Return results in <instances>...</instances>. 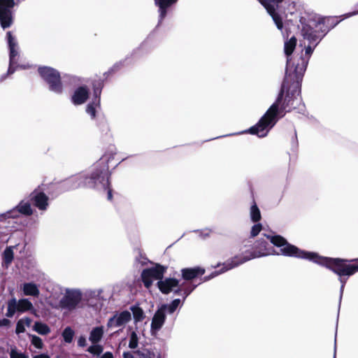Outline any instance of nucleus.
Masks as SVG:
<instances>
[{
	"label": "nucleus",
	"instance_id": "obj_4",
	"mask_svg": "<svg viewBox=\"0 0 358 358\" xmlns=\"http://www.w3.org/2000/svg\"><path fill=\"white\" fill-rule=\"evenodd\" d=\"M115 154V148L113 146L110 147V150L103 154L94 164L89 172L73 176L60 182L57 186L59 194L80 187L94 188L106 192L108 200L111 201L113 195L110 187V173L108 170V163L114 159Z\"/></svg>",
	"mask_w": 358,
	"mask_h": 358
},
{
	"label": "nucleus",
	"instance_id": "obj_14",
	"mask_svg": "<svg viewBox=\"0 0 358 358\" xmlns=\"http://www.w3.org/2000/svg\"><path fill=\"white\" fill-rule=\"evenodd\" d=\"M33 210L31 208L29 201L22 200L20 202L15 206L13 208L3 213L5 221L10 223L8 220L15 219L19 217L20 215L25 216H29L32 215Z\"/></svg>",
	"mask_w": 358,
	"mask_h": 358
},
{
	"label": "nucleus",
	"instance_id": "obj_45",
	"mask_svg": "<svg viewBox=\"0 0 358 358\" xmlns=\"http://www.w3.org/2000/svg\"><path fill=\"white\" fill-rule=\"evenodd\" d=\"M24 331H25V327L22 324V320H19L16 324L15 333L17 334H20L24 333Z\"/></svg>",
	"mask_w": 358,
	"mask_h": 358
},
{
	"label": "nucleus",
	"instance_id": "obj_27",
	"mask_svg": "<svg viewBox=\"0 0 358 358\" xmlns=\"http://www.w3.org/2000/svg\"><path fill=\"white\" fill-rule=\"evenodd\" d=\"M206 276H204L201 279V282L198 284H194L193 282H183V289L181 293V296L182 297V301H184L186 298L195 289V288L201 282H204L203 279Z\"/></svg>",
	"mask_w": 358,
	"mask_h": 358
},
{
	"label": "nucleus",
	"instance_id": "obj_22",
	"mask_svg": "<svg viewBox=\"0 0 358 358\" xmlns=\"http://www.w3.org/2000/svg\"><path fill=\"white\" fill-rule=\"evenodd\" d=\"M90 91L86 85L77 87L71 97L72 103L75 106L83 104L88 99Z\"/></svg>",
	"mask_w": 358,
	"mask_h": 358
},
{
	"label": "nucleus",
	"instance_id": "obj_40",
	"mask_svg": "<svg viewBox=\"0 0 358 358\" xmlns=\"http://www.w3.org/2000/svg\"><path fill=\"white\" fill-rule=\"evenodd\" d=\"M138 338L137 334L135 331H132L129 336V348L131 349H135L138 347Z\"/></svg>",
	"mask_w": 358,
	"mask_h": 358
},
{
	"label": "nucleus",
	"instance_id": "obj_51",
	"mask_svg": "<svg viewBox=\"0 0 358 358\" xmlns=\"http://www.w3.org/2000/svg\"><path fill=\"white\" fill-rule=\"evenodd\" d=\"M136 261L138 262L141 265L147 264L148 259L143 256L141 254L139 255V258H136Z\"/></svg>",
	"mask_w": 358,
	"mask_h": 358
},
{
	"label": "nucleus",
	"instance_id": "obj_53",
	"mask_svg": "<svg viewBox=\"0 0 358 358\" xmlns=\"http://www.w3.org/2000/svg\"><path fill=\"white\" fill-rule=\"evenodd\" d=\"M13 73H8V71H7V72L3 75H1L0 76V83H1L2 82H3L7 78L8 76L12 75Z\"/></svg>",
	"mask_w": 358,
	"mask_h": 358
},
{
	"label": "nucleus",
	"instance_id": "obj_9",
	"mask_svg": "<svg viewBox=\"0 0 358 358\" xmlns=\"http://www.w3.org/2000/svg\"><path fill=\"white\" fill-rule=\"evenodd\" d=\"M339 21L336 17H329L324 18H318L316 20H308L305 24H311L314 27V30H317L316 34L319 36L316 37V40L322 41L325 35L334 27H335Z\"/></svg>",
	"mask_w": 358,
	"mask_h": 358
},
{
	"label": "nucleus",
	"instance_id": "obj_62",
	"mask_svg": "<svg viewBox=\"0 0 358 358\" xmlns=\"http://www.w3.org/2000/svg\"><path fill=\"white\" fill-rule=\"evenodd\" d=\"M357 6H358V3H357Z\"/></svg>",
	"mask_w": 358,
	"mask_h": 358
},
{
	"label": "nucleus",
	"instance_id": "obj_33",
	"mask_svg": "<svg viewBox=\"0 0 358 358\" xmlns=\"http://www.w3.org/2000/svg\"><path fill=\"white\" fill-rule=\"evenodd\" d=\"M33 329L41 335H47L50 332V327L46 324L41 322H36Z\"/></svg>",
	"mask_w": 358,
	"mask_h": 358
},
{
	"label": "nucleus",
	"instance_id": "obj_49",
	"mask_svg": "<svg viewBox=\"0 0 358 358\" xmlns=\"http://www.w3.org/2000/svg\"><path fill=\"white\" fill-rule=\"evenodd\" d=\"M78 346L85 348L87 346V339L85 336H80L78 339Z\"/></svg>",
	"mask_w": 358,
	"mask_h": 358
},
{
	"label": "nucleus",
	"instance_id": "obj_3",
	"mask_svg": "<svg viewBox=\"0 0 358 358\" xmlns=\"http://www.w3.org/2000/svg\"><path fill=\"white\" fill-rule=\"evenodd\" d=\"M115 154V148L113 146L110 147V150L103 154L94 164L89 172L73 176L60 182L57 186L59 194L80 187L94 188L106 192L108 200L111 201L113 195L110 187V173L108 170V163L114 159Z\"/></svg>",
	"mask_w": 358,
	"mask_h": 358
},
{
	"label": "nucleus",
	"instance_id": "obj_34",
	"mask_svg": "<svg viewBox=\"0 0 358 358\" xmlns=\"http://www.w3.org/2000/svg\"><path fill=\"white\" fill-rule=\"evenodd\" d=\"M128 59L129 57H127L124 60L116 62L108 71L103 73L104 77L107 78L110 75L118 71L124 65Z\"/></svg>",
	"mask_w": 358,
	"mask_h": 358
},
{
	"label": "nucleus",
	"instance_id": "obj_55",
	"mask_svg": "<svg viewBox=\"0 0 358 358\" xmlns=\"http://www.w3.org/2000/svg\"><path fill=\"white\" fill-rule=\"evenodd\" d=\"M123 358H135V357L131 352H124L123 353Z\"/></svg>",
	"mask_w": 358,
	"mask_h": 358
},
{
	"label": "nucleus",
	"instance_id": "obj_25",
	"mask_svg": "<svg viewBox=\"0 0 358 358\" xmlns=\"http://www.w3.org/2000/svg\"><path fill=\"white\" fill-rule=\"evenodd\" d=\"M103 335V327L102 326L93 328L90 334L89 340L94 344L99 343Z\"/></svg>",
	"mask_w": 358,
	"mask_h": 358
},
{
	"label": "nucleus",
	"instance_id": "obj_58",
	"mask_svg": "<svg viewBox=\"0 0 358 358\" xmlns=\"http://www.w3.org/2000/svg\"><path fill=\"white\" fill-rule=\"evenodd\" d=\"M5 218L3 213H0V222H5Z\"/></svg>",
	"mask_w": 358,
	"mask_h": 358
},
{
	"label": "nucleus",
	"instance_id": "obj_48",
	"mask_svg": "<svg viewBox=\"0 0 358 358\" xmlns=\"http://www.w3.org/2000/svg\"><path fill=\"white\" fill-rule=\"evenodd\" d=\"M145 46V43H142L139 48H138L137 49L134 50L132 53L131 54V57H139L141 55V52L142 51V50L143 49Z\"/></svg>",
	"mask_w": 358,
	"mask_h": 358
},
{
	"label": "nucleus",
	"instance_id": "obj_23",
	"mask_svg": "<svg viewBox=\"0 0 358 358\" xmlns=\"http://www.w3.org/2000/svg\"><path fill=\"white\" fill-rule=\"evenodd\" d=\"M179 282V280L174 278H163L161 280L157 281V286L162 294H168L178 285Z\"/></svg>",
	"mask_w": 358,
	"mask_h": 358
},
{
	"label": "nucleus",
	"instance_id": "obj_61",
	"mask_svg": "<svg viewBox=\"0 0 358 358\" xmlns=\"http://www.w3.org/2000/svg\"><path fill=\"white\" fill-rule=\"evenodd\" d=\"M101 292H102V290H101V289H100V290H99V291L97 292V294H96V296H99V295L101 294Z\"/></svg>",
	"mask_w": 358,
	"mask_h": 358
},
{
	"label": "nucleus",
	"instance_id": "obj_50",
	"mask_svg": "<svg viewBox=\"0 0 358 358\" xmlns=\"http://www.w3.org/2000/svg\"><path fill=\"white\" fill-rule=\"evenodd\" d=\"M20 320H22V324L24 325V327H30L32 322V320L27 317L21 318Z\"/></svg>",
	"mask_w": 358,
	"mask_h": 358
},
{
	"label": "nucleus",
	"instance_id": "obj_56",
	"mask_svg": "<svg viewBox=\"0 0 358 358\" xmlns=\"http://www.w3.org/2000/svg\"><path fill=\"white\" fill-rule=\"evenodd\" d=\"M357 14H358V10H356V11L352 12V13H347L345 15V17H351L352 15H355Z\"/></svg>",
	"mask_w": 358,
	"mask_h": 358
},
{
	"label": "nucleus",
	"instance_id": "obj_32",
	"mask_svg": "<svg viewBox=\"0 0 358 358\" xmlns=\"http://www.w3.org/2000/svg\"><path fill=\"white\" fill-rule=\"evenodd\" d=\"M16 312H18V306L17 300L13 298L8 302V308L6 315L8 317H12Z\"/></svg>",
	"mask_w": 358,
	"mask_h": 358
},
{
	"label": "nucleus",
	"instance_id": "obj_5",
	"mask_svg": "<svg viewBox=\"0 0 358 358\" xmlns=\"http://www.w3.org/2000/svg\"><path fill=\"white\" fill-rule=\"evenodd\" d=\"M273 248L270 246L268 241L264 238H260L256 242L252 251H246L241 255H237L228 259L223 263L220 270L215 271L209 275H206L203 281H208L215 276L236 268L250 259L270 255L273 254Z\"/></svg>",
	"mask_w": 358,
	"mask_h": 358
},
{
	"label": "nucleus",
	"instance_id": "obj_17",
	"mask_svg": "<svg viewBox=\"0 0 358 358\" xmlns=\"http://www.w3.org/2000/svg\"><path fill=\"white\" fill-rule=\"evenodd\" d=\"M131 320V313L130 311L125 310L121 312H115L107 322V327L108 329L122 327Z\"/></svg>",
	"mask_w": 358,
	"mask_h": 358
},
{
	"label": "nucleus",
	"instance_id": "obj_8",
	"mask_svg": "<svg viewBox=\"0 0 358 358\" xmlns=\"http://www.w3.org/2000/svg\"><path fill=\"white\" fill-rule=\"evenodd\" d=\"M302 24L301 34L305 40H307L308 44L305 46V54L303 53V50L299 55L302 54L303 59H308V62L314 51L315 48L320 43L321 41H317L316 37L319 35L316 34L317 30H314V27L311 24H305L302 20H301Z\"/></svg>",
	"mask_w": 358,
	"mask_h": 358
},
{
	"label": "nucleus",
	"instance_id": "obj_13",
	"mask_svg": "<svg viewBox=\"0 0 358 358\" xmlns=\"http://www.w3.org/2000/svg\"><path fill=\"white\" fill-rule=\"evenodd\" d=\"M82 300V293L79 289H66L64 296L59 301L62 309L73 310L76 308Z\"/></svg>",
	"mask_w": 358,
	"mask_h": 358
},
{
	"label": "nucleus",
	"instance_id": "obj_36",
	"mask_svg": "<svg viewBox=\"0 0 358 358\" xmlns=\"http://www.w3.org/2000/svg\"><path fill=\"white\" fill-rule=\"evenodd\" d=\"M180 302H181V300L180 299H173L171 302V303H169V304H162V306H166L164 308V311L165 312L168 311V313L169 314H172V313H173L176 310V309L179 306Z\"/></svg>",
	"mask_w": 358,
	"mask_h": 358
},
{
	"label": "nucleus",
	"instance_id": "obj_31",
	"mask_svg": "<svg viewBox=\"0 0 358 358\" xmlns=\"http://www.w3.org/2000/svg\"><path fill=\"white\" fill-rule=\"evenodd\" d=\"M18 312H25L33 309V304L28 299H22L17 301Z\"/></svg>",
	"mask_w": 358,
	"mask_h": 358
},
{
	"label": "nucleus",
	"instance_id": "obj_15",
	"mask_svg": "<svg viewBox=\"0 0 358 358\" xmlns=\"http://www.w3.org/2000/svg\"><path fill=\"white\" fill-rule=\"evenodd\" d=\"M43 185H38L32 192L29 194V201L33 205L39 210L45 211L48 206V196L44 193V189L42 187Z\"/></svg>",
	"mask_w": 358,
	"mask_h": 358
},
{
	"label": "nucleus",
	"instance_id": "obj_12",
	"mask_svg": "<svg viewBox=\"0 0 358 358\" xmlns=\"http://www.w3.org/2000/svg\"><path fill=\"white\" fill-rule=\"evenodd\" d=\"M166 269V266L160 264L143 269L141 277L144 286L148 289L152 286L154 280H161L164 278Z\"/></svg>",
	"mask_w": 358,
	"mask_h": 358
},
{
	"label": "nucleus",
	"instance_id": "obj_20",
	"mask_svg": "<svg viewBox=\"0 0 358 358\" xmlns=\"http://www.w3.org/2000/svg\"><path fill=\"white\" fill-rule=\"evenodd\" d=\"M165 307V306H161L157 308L154 314L150 326L152 334H155L158 332L162 329L166 321V312L164 311Z\"/></svg>",
	"mask_w": 358,
	"mask_h": 358
},
{
	"label": "nucleus",
	"instance_id": "obj_19",
	"mask_svg": "<svg viewBox=\"0 0 358 358\" xmlns=\"http://www.w3.org/2000/svg\"><path fill=\"white\" fill-rule=\"evenodd\" d=\"M155 5L158 8V22L156 28H158L168 15L171 8L178 0H153Z\"/></svg>",
	"mask_w": 358,
	"mask_h": 358
},
{
	"label": "nucleus",
	"instance_id": "obj_24",
	"mask_svg": "<svg viewBox=\"0 0 358 358\" xmlns=\"http://www.w3.org/2000/svg\"><path fill=\"white\" fill-rule=\"evenodd\" d=\"M22 292L25 296L38 297L40 294L38 287L34 282H25L22 285Z\"/></svg>",
	"mask_w": 358,
	"mask_h": 358
},
{
	"label": "nucleus",
	"instance_id": "obj_59",
	"mask_svg": "<svg viewBox=\"0 0 358 358\" xmlns=\"http://www.w3.org/2000/svg\"><path fill=\"white\" fill-rule=\"evenodd\" d=\"M336 346L335 345L334 346V353L333 358H336Z\"/></svg>",
	"mask_w": 358,
	"mask_h": 358
},
{
	"label": "nucleus",
	"instance_id": "obj_52",
	"mask_svg": "<svg viewBox=\"0 0 358 358\" xmlns=\"http://www.w3.org/2000/svg\"><path fill=\"white\" fill-rule=\"evenodd\" d=\"M10 324V321L8 319L3 318L0 320V327H8Z\"/></svg>",
	"mask_w": 358,
	"mask_h": 358
},
{
	"label": "nucleus",
	"instance_id": "obj_37",
	"mask_svg": "<svg viewBox=\"0 0 358 358\" xmlns=\"http://www.w3.org/2000/svg\"><path fill=\"white\" fill-rule=\"evenodd\" d=\"M10 238V231L8 227H0V244H4L8 241Z\"/></svg>",
	"mask_w": 358,
	"mask_h": 358
},
{
	"label": "nucleus",
	"instance_id": "obj_11",
	"mask_svg": "<svg viewBox=\"0 0 358 358\" xmlns=\"http://www.w3.org/2000/svg\"><path fill=\"white\" fill-rule=\"evenodd\" d=\"M6 39L9 50V66L8 73H14L17 68H22V66L17 65L19 59L18 44L14 36L10 31L6 33Z\"/></svg>",
	"mask_w": 358,
	"mask_h": 358
},
{
	"label": "nucleus",
	"instance_id": "obj_10",
	"mask_svg": "<svg viewBox=\"0 0 358 358\" xmlns=\"http://www.w3.org/2000/svg\"><path fill=\"white\" fill-rule=\"evenodd\" d=\"M15 5L14 0H0V27L9 29L14 23Z\"/></svg>",
	"mask_w": 358,
	"mask_h": 358
},
{
	"label": "nucleus",
	"instance_id": "obj_41",
	"mask_svg": "<svg viewBox=\"0 0 358 358\" xmlns=\"http://www.w3.org/2000/svg\"><path fill=\"white\" fill-rule=\"evenodd\" d=\"M87 351L92 354L99 355L103 352V348L101 345H91L88 348Z\"/></svg>",
	"mask_w": 358,
	"mask_h": 358
},
{
	"label": "nucleus",
	"instance_id": "obj_54",
	"mask_svg": "<svg viewBox=\"0 0 358 358\" xmlns=\"http://www.w3.org/2000/svg\"><path fill=\"white\" fill-rule=\"evenodd\" d=\"M101 358H114L113 357V355L112 354V352H106L105 353H103Z\"/></svg>",
	"mask_w": 358,
	"mask_h": 358
},
{
	"label": "nucleus",
	"instance_id": "obj_16",
	"mask_svg": "<svg viewBox=\"0 0 358 358\" xmlns=\"http://www.w3.org/2000/svg\"><path fill=\"white\" fill-rule=\"evenodd\" d=\"M261 4L266 8L268 13L271 16L277 28L282 31L283 23L280 15L276 13L275 9L278 4L283 0H258Z\"/></svg>",
	"mask_w": 358,
	"mask_h": 358
},
{
	"label": "nucleus",
	"instance_id": "obj_7",
	"mask_svg": "<svg viewBox=\"0 0 358 358\" xmlns=\"http://www.w3.org/2000/svg\"><path fill=\"white\" fill-rule=\"evenodd\" d=\"M38 71L42 79L48 84L50 92L62 94L64 91L59 72L50 66H39Z\"/></svg>",
	"mask_w": 358,
	"mask_h": 358
},
{
	"label": "nucleus",
	"instance_id": "obj_28",
	"mask_svg": "<svg viewBox=\"0 0 358 358\" xmlns=\"http://www.w3.org/2000/svg\"><path fill=\"white\" fill-rule=\"evenodd\" d=\"M130 310L132 313L134 322L136 324L138 322H142L144 320V318H145L144 311L138 306H137V305L131 306L130 307Z\"/></svg>",
	"mask_w": 358,
	"mask_h": 358
},
{
	"label": "nucleus",
	"instance_id": "obj_39",
	"mask_svg": "<svg viewBox=\"0 0 358 358\" xmlns=\"http://www.w3.org/2000/svg\"><path fill=\"white\" fill-rule=\"evenodd\" d=\"M3 261L6 264H10L13 259V252L10 248H6L3 253Z\"/></svg>",
	"mask_w": 358,
	"mask_h": 358
},
{
	"label": "nucleus",
	"instance_id": "obj_6",
	"mask_svg": "<svg viewBox=\"0 0 358 358\" xmlns=\"http://www.w3.org/2000/svg\"><path fill=\"white\" fill-rule=\"evenodd\" d=\"M296 42L297 40L294 36L285 41L284 52L287 57L285 76H286V81L289 80L292 76H294L298 80L296 82V86H298L299 81L303 80L308 66V59H303L302 54L295 53L292 55L296 48Z\"/></svg>",
	"mask_w": 358,
	"mask_h": 358
},
{
	"label": "nucleus",
	"instance_id": "obj_30",
	"mask_svg": "<svg viewBox=\"0 0 358 358\" xmlns=\"http://www.w3.org/2000/svg\"><path fill=\"white\" fill-rule=\"evenodd\" d=\"M250 219L253 222H257L261 220V213L255 201H253V203L250 207Z\"/></svg>",
	"mask_w": 358,
	"mask_h": 358
},
{
	"label": "nucleus",
	"instance_id": "obj_42",
	"mask_svg": "<svg viewBox=\"0 0 358 358\" xmlns=\"http://www.w3.org/2000/svg\"><path fill=\"white\" fill-rule=\"evenodd\" d=\"M31 343L38 349H41L43 345L42 339L37 336H32Z\"/></svg>",
	"mask_w": 358,
	"mask_h": 358
},
{
	"label": "nucleus",
	"instance_id": "obj_21",
	"mask_svg": "<svg viewBox=\"0 0 358 358\" xmlns=\"http://www.w3.org/2000/svg\"><path fill=\"white\" fill-rule=\"evenodd\" d=\"M180 271L182 278L184 280L182 282H193L192 280L205 273V269L200 266L185 268Z\"/></svg>",
	"mask_w": 358,
	"mask_h": 358
},
{
	"label": "nucleus",
	"instance_id": "obj_35",
	"mask_svg": "<svg viewBox=\"0 0 358 358\" xmlns=\"http://www.w3.org/2000/svg\"><path fill=\"white\" fill-rule=\"evenodd\" d=\"M74 334V331L70 327H66L62 333V338L66 343H71L72 342Z\"/></svg>",
	"mask_w": 358,
	"mask_h": 358
},
{
	"label": "nucleus",
	"instance_id": "obj_47",
	"mask_svg": "<svg viewBox=\"0 0 358 358\" xmlns=\"http://www.w3.org/2000/svg\"><path fill=\"white\" fill-rule=\"evenodd\" d=\"M182 289H183V282L180 283V282H179L178 285H177V287H174V289L172 291V292H173V294L176 295L181 296Z\"/></svg>",
	"mask_w": 358,
	"mask_h": 358
},
{
	"label": "nucleus",
	"instance_id": "obj_57",
	"mask_svg": "<svg viewBox=\"0 0 358 358\" xmlns=\"http://www.w3.org/2000/svg\"><path fill=\"white\" fill-rule=\"evenodd\" d=\"M33 358H50L48 355H44V354H41V355H36L35 357H34Z\"/></svg>",
	"mask_w": 358,
	"mask_h": 358
},
{
	"label": "nucleus",
	"instance_id": "obj_18",
	"mask_svg": "<svg viewBox=\"0 0 358 358\" xmlns=\"http://www.w3.org/2000/svg\"><path fill=\"white\" fill-rule=\"evenodd\" d=\"M101 110V99L92 98L86 106L85 111L93 120L99 121L97 124L106 126V120L104 116L101 115L99 110Z\"/></svg>",
	"mask_w": 358,
	"mask_h": 358
},
{
	"label": "nucleus",
	"instance_id": "obj_46",
	"mask_svg": "<svg viewBox=\"0 0 358 358\" xmlns=\"http://www.w3.org/2000/svg\"><path fill=\"white\" fill-rule=\"evenodd\" d=\"M298 148V139L296 136V131L294 129V136L292 138V150L295 152Z\"/></svg>",
	"mask_w": 358,
	"mask_h": 358
},
{
	"label": "nucleus",
	"instance_id": "obj_44",
	"mask_svg": "<svg viewBox=\"0 0 358 358\" xmlns=\"http://www.w3.org/2000/svg\"><path fill=\"white\" fill-rule=\"evenodd\" d=\"M194 231L196 233H199V236L203 239L209 237L211 233V230L209 229H204L202 230H194Z\"/></svg>",
	"mask_w": 358,
	"mask_h": 358
},
{
	"label": "nucleus",
	"instance_id": "obj_43",
	"mask_svg": "<svg viewBox=\"0 0 358 358\" xmlns=\"http://www.w3.org/2000/svg\"><path fill=\"white\" fill-rule=\"evenodd\" d=\"M262 226L261 224L258 223L254 224L251 229L250 234L252 237H255L257 236L261 231Z\"/></svg>",
	"mask_w": 358,
	"mask_h": 358
},
{
	"label": "nucleus",
	"instance_id": "obj_1",
	"mask_svg": "<svg viewBox=\"0 0 358 358\" xmlns=\"http://www.w3.org/2000/svg\"><path fill=\"white\" fill-rule=\"evenodd\" d=\"M297 81L294 76H292L289 80L286 81V76H285L275 101L257 123L245 132L256 135L259 138L265 137L279 118L283 117L286 113L294 110H296L298 113H302L305 109L301 96L302 80L299 81L298 86H296Z\"/></svg>",
	"mask_w": 358,
	"mask_h": 358
},
{
	"label": "nucleus",
	"instance_id": "obj_60",
	"mask_svg": "<svg viewBox=\"0 0 358 358\" xmlns=\"http://www.w3.org/2000/svg\"><path fill=\"white\" fill-rule=\"evenodd\" d=\"M157 358H165L161 353H159L157 355Z\"/></svg>",
	"mask_w": 358,
	"mask_h": 358
},
{
	"label": "nucleus",
	"instance_id": "obj_38",
	"mask_svg": "<svg viewBox=\"0 0 358 358\" xmlns=\"http://www.w3.org/2000/svg\"><path fill=\"white\" fill-rule=\"evenodd\" d=\"M10 358H28L29 356L24 353L19 351L15 346L11 347L10 352Z\"/></svg>",
	"mask_w": 358,
	"mask_h": 358
},
{
	"label": "nucleus",
	"instance_id": "obj_26",
	"mask_svg": "<svg viewBox=\"0 0 358 358\" xmlns=\"http://www.w3.org/2000/svg\"><path fill=\"white\" fill-rule=\"evenodd\" d=\"M63 79L64 83L71 87L78 86L84 82V79L83 78L71 74L64 75Z\"/></svg>",
	"mask_w": 358,
	"mask_h": 358
},
{
	"label": "nucleus",
	"instance_id": "obj_2",
	"mask_svg": "<svg viewBox=\"0 0 358 358\" xmlns=\"http://www.w3.org/2000/svg\"><path fill=\"white\" fill-rule=\"evenodd\" d=\"M274 245L280 248L282 255L299 259H308L323 266L338 276L341 283L339 302L341 303L348 278L358 272V259H347L320 256L317 253L302 250L289 243L280 235H266Z\"/></svg>",
	"mask_w": 358,
	"mask_h": 358
},
{
	"label": "nucleus",
	"instance_id": "obj_29",
	"mask_svg": "<svg viewBox=\"0 0 358 358\" xmlns=\"http://www.w3.org/2000/svg\"><path fill=\"white\" fill-rule=\"evenodd\" d=\"M92 89H93V97L98 99H101V94L103 87V80L99 78L98 80H94L92 81Z\"/></svg>",
	"mask_w": 358,
	"mask_h": 358
}]
</instances>
